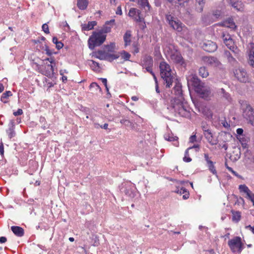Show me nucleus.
<instances>
[{
	"label": "nucleus",
	"instance_id": "338daca9",
	"mask_svg": "<svg viewBox=\"0 0 254 254\" xmlns=\"http://www.w3.org/2000/svg\"><path fill=\"white\" fill-rule=\"evenodd\" d=\"M6 238L5 237H0V243H4L6 242Z\"/></svg>",
	"mask_w": 254,
	"mask_h": 254
},
{
	"label": "nucleus",
	"instance_id": "6ab92c4d",
	"mask_svg": "<svg viewBox=\"0 0 254 254\" xmlns=\"http://www.w3.org/2000/svg\"><path fill=\"white\" fill-rule=\"evenodd\" d=\"M220 25L229 27L231 29L236 28V25H235L233 19L232 18H228L227 20L220 24Z\"/></svg>",
	"mask_w": 254,
	"mask_h": 254
},
{
	"label": "nucleus",
	"instance_id": "5fc2aeb1",
	"mask_svg": "<svg viewBox=\"0 0 254 254\" xmlns=\"http://www.w3.org/2000/svg\"><path fill=\"white\" fill-rule=\"evenodd\" d=\"M140 14H137V15H136V17H135V20L137 22H141L144 21V18L143 17H141Z\"/></svg>",
	"mask_w": 254,
	"mask_h": 254
},
{
	"label": "nucleus",
	"instance_id": "423d86ee",
	"mask_svg": "<svg viewBox=\"0 0 254 254\" xmlns=\"http://www.w3.org/2000/svg\"><path fill=\"white\" fill-rule=\"evenodd\" d=\"M228 245L233 253H241L243 248V244L241 242V238L239 237H235L230 240L228 242Z\"/></svg>",
	"mask_w": 254,
	"mask_h": 254
},
{
	"label": "nucleus",
	"instance_id": "a18cd8bd",
	"mask_svg": "<svg viewBox=\"0 0 254 254\" xmlns=\"http://www.w3.org/2000/svg\"><path fill=\"white\" fill-rule=\"evenodd\" d=\"M225 166L226 168L230 172H231L235 176H237L239 178H241V176L235 171L233 170V169L231 167H229L227 163H225Z\"/></svg>",
	"mask_w": 254,
	"mask_h": 254
},
{
	"label": "nucleus",
	"instance_id": "603ef678",
	"mask_svg": "<svg viewBox=\"0 0 254 254\" xmlns=\"http://www.w3.org/2000/svg\"><path fill=\"white\" fill-rule=\"evenodd\" d=\"M175 192L180 194H184L185 192H186V189L184 188H182L180 189L177 188Z\"/></svg>",
	"mask_w": 254,
	"mask_h": 254
},
{
	"label": "nucleus",
	"instance_id": "f704fd0d",
	"mask_svg": "<svg viewBox=\"0 0 254 254\" xmlns=\"http://www.w3.org/2000/svg\"><path fill=\"white\" fill-rule=\"evenodd\" d=\"M14 121L11 120L10 122V127L9 129L7 130V132L9 133V137L10 138H11L12 137H13L15 135V132L13 130V127L14 126Z\"/></svg>",
	"mask_w": 254,
	"mask_h": 254
},
{
	"label": "nucleus",
	"instance_id": "b1692460",
	"mask_svg": "<svg viewBox=\"0 0 254 254\" xmlns=\"http://www.w3.org/2000/svg\"><path fill=\"white\" fill-rule=\"evenodd\" d=\"M249 57V64L252 66L254 67V44H252L251 46Z\"/></svg>",
	"mask_w": 254,
	"mask_h": 254
},
{
	"label": "nucleus",
	"instance_id": "0e129e2a",
	"mask_svg": "<svg viewBox=\"0 0 254 254\" xmlns=\"http://www.w3.org/2000/svg\"><path fill=\"white\" fill-rule=\"evenodd\" d=\"M116 14H119V15H122V8H121V6H119L118 7H117V11H116Z\"/></svg>",
	"mask_w": 254,
	"mask_h": 254
},
{
	"label": "nucleus",
	"instance_id": "a211bd4d",
	"mask_svg": "<svg viewBox=\"0 0 254 254\" xmlns=\"http://www.w3.org/2000/svg\"><path fill=\"white\" fill-rule=\"evenodd\" d=\"M204 61L206 62L208 64L213 66H217L219 64V62L217 59V58L213 57H205Z\"/></svg>",
	"mask_w": 254,
	"mask_h": 254
},
{
	"label": "nucleus",
	"instance_id": "37998d69",
	"mask_svg": "<svg viewBox=\"0 0 254 254\" xmlns=\"http://www.w3.org/2000/svg\"><path fill=\"white\" fill-rule=\"evenodd\" d=\"M212 15L215 18L218 19L222 16V12L219 10H216L213 12Z\"/></svg>",
	"mask_w": 254,
	"mask_h": 254
},
{
	"label": "nucleus",
	"instance_id": "4468645a",
	"mask_svg": "<svg viewBox=\"0 0 254 254\" xmlns=\"http://www.w3.org/2000/svg\"><path fill=\"white\" fill-rule=\"evenodd\" d=\"M224 56L227 59L228 62L230 63L233 66L236 65L237 64V62L235 58H234V55L229 51H225Z\"/></svg>",
	"mask_w": 254,
	"mask_h": 254
},
{
	"label": "nucleus",
	"instance_id": "473e14b6",
	"mask_svg": "<svg viewBox=\"0 0 254 254\" xmlns=\"http://www.w3.org/2000/svg\"><path fill=\"white\" fill-rule=\"evenodd\" d=\"M103 47L104 49L107 50L109 53H112L115 50L116 45L115 43H111L109 45H104Z\"/></svg>",
	"mask_w": 254,
	"mask_h": 254
},
{
	"label": "nucleus",
	"instance_id": "49530a36",
	"mask_svg": "<svg viewBox=\"0 0 254 254\" xmlns=\"http://www.w3.org/2000/svg\"><path fill=\"white\" fill-rule=\"evenodd\" d=\"M165 138L167 140L174 141L175 140H177L178 138L177 136H170L169 135H166L165 136Z\"/></svg>",
	"mask_w": 254,
	"mask_h": 254
},
{
	"label": "nucleus",
	"instance_id": "c9c22d12",
	"mask_svg": "<svg viewBox=\"0 0 254 254\" xmlns=\"http://www.w3.org/2000/svg\"><path fill=\"white\" fill-rule=\"evenodd\" d=\"M240 141L242 146L243 149H247L248 148V145L247 144V142L248 141V139L244 137H241L240 138H238Z\"/></svg>",
	"mask_w": 254,
	"mask_h": 254
},
{
	"label": "nucleus",
	"instance_id": "72a5a7b5",
	"mask_svg": "<svg viewBox=\"0 0 254 254\" xmlns=\"http://www.w3.org/2000/svg\"><path fill=\"white\" fill-rule=\"evenodd\" d=\"M198 73L199 75L203 78H206L209 75L208 70L204 66H202L199 68Z\"/></svg>",
	"mask_w": 254,
	"mask_h": 254
},
{
	"label": "nucleus",
	"instance_id": "c03bdc74",
	"mask_svg": "<svg viewBox=\"0 0 254 254\" xmlns=\"http://www.w3.org/2000/svg\"><path fill=\"white\" fill-rule=\"evenodd\" d=\"M246 197L250 200L253 203V205H254V193H253L251 191L247 195Z\"/></svg>",
	"mask_w": 254,
	"mask_h": 254
},
{
	"label": "nucleus",
	"instance_id": "dca6fc26",
	"mask_svg": "<svg viewBox=\"0 0 254 254\" xmlns=\"http://www.w3.org/2000/svg\"><path fill=\"white\" fill-rule=\"evenodd\" d=\"M153 61L152 58L148 55H146L143 58L142 62V67L148 66H153Z\"/></svg>",
	"mask_w": 254,
	"mask_h": 254
},
{
	"label": "nucleus",
	"instance_id": "7ed1b4c3",
	"mask_svg": "<svg viewBox=\"0 0 254 254\" xmlns=\"http://www.w3.org/2000/svg\"><path fill=\"white\" fill-rule=\"evenodd\" d=\"M184 97L180 98L175 97L171 100L170 108L173 109L175 112L178 113L181 116H185L188 114L187 110L183 104Z\"/></svg>",
	"mask_w": 254,
	"mask_h": 254
},
{
	"label": "nucleus",
	"instance_id": "2eb2a0df",
	"mask_svg": "<svg viewBox=\"0 0 254 254\" xmlns=\"http://www.w3.org/2000/svg\"><path fill=\"white\" fill-rule=\"evenodd\" d=\"M115 19H111L110 21L106 22L105 25L103 26L101 32L107 33L111 31V27L113 26L115 24Z\"/></svg>",
	"mask_w": 254,
	"mask_h": 254
},
{
	"label": "nucleus",
	"instance_id": "09e8293b",
	"mask_svg": "<svg viewBox=\"0 0 254 254\" xmlns=\"http://www.w3.org/2000/svg\"><path fill=\"white\" fill-rule=\"evenodd\" d=\"M42 30L46 34H49L50 33L49 27L47 23H45L42 25Z\"/></svg>",
	"mask_w": 254,
	"mask_h": 254
},
{
	"label": "nucleus",
	"instance_id": "c85d7f7f",
	"mask_svg": "<svg viewBox=\"0 0 254 254\" xmlns=\"http://www.w3.org/2000/svg\"><path fill=\"white\" fill-rule=\"evenodd\" d=\"M127 183L122 184V187L121 189V190L122 191L124 192L127 195H128L130 197H133V194L132 191L127 189Z\"/></svg>",
	"mask_w": 254,
	"mask_h": 254
},
{
	"label": "nucleus",
	"instance_id": "c756f323",
	"mask_svg": "<svg viewBox=\"0 0 254 254\" xmlns=\"http://www.w3.org/2000/svg\"><path fill=\"white\" fill-rule=\"evenodd\" d=\"M90 89L93 90L94 93L96 94L99 92V93H101L102 89L101 87L99 86V85L96 82H92L90 85Z\"/></svg>",
	"mask_w": 254,
	"mask_h": 254
},
{
	"label": "nucleus",
	"instance_id": "ddd939ff",
	"mask_svg": "<svg viewBox=\"0 0 254 254\" xmlns=\"http://www.w3.org/2000/svg\"><path fill=\"white\" fill-rule=\"evenodd\" d=\"M241 148L238 146H235L233 147L232 154L231 155V159L233 161L238 160L241 157Z\"/></svg>",
	"mask_w": 254,
	"mask_h": 254
},
{
	"label": "nucleus",
	"instance_id": "39448f33",
	"mask_svg": "<svg viewBox=\"0 0 254 254\" xmlns=\"http://www.w3.org/2000/svg\"><path fill=\"white\" fill-rule=\"evenodd\" d=\"M241 108L243 110L244 117L254 126V111L252 107L247 101H243L241 103Z\"/></svg>",
	"mask_w": 254,
	"mask_h": 254
},
{
	"label": "nucleus",
	"instance_id": "69168bd1",
	"mask_svg": "<svg viewBox=\"0 0 254 254\" xmlns=\"http://www.w3.org/2000/svg\"><path fill=\"white\" fill-rule=\"evenodd\" d=\"M184 195H183V198L184 199H187L189 198V191H187V190H186V192H185V193H184Z\"/></svg>",
	"mask_w": 254,
	"mask_h": 254
},
{
	"label": "nucleus",
	"instance_id": "f3484780",
	"mask_svg": "<svg viewBox=\"0 0 254 254\" xmlns=\"http://www.w3.org/2000/svg\"><path fill=\"white\" fill-rule=\"evenodd\" d=\"M11 230L18 237H22L24 235V229L19 226H12L11 227Z\"/></svg>",
	"mask_w": 254,
	"mask_h": 254
},
{
	"label": "nucleus",
	"instance_id": "9b49d317",
	"mask_svg": "<svg viewBox=\"0 0 254 254\" xmlns=\"http://www.w3.org/2000/svg\"><path fill=\"white\" fill-rule=\"evenodd\" d=\"M204 135L211 145H214L218 143V140L214 138L212 133L210 129H205Z\"/></svg>",
	"mask_w": 254,
	"mask_h": 254
},
{
	"label": "nucleus",
	"instance_id": "8fccbe9b",
	"mask_svg": "<svg viewBox=\"0 0 254 254\" xmlns=\"http://www.w3.org/2000/svg\"><path fill=\"white\" fill-rule=\"evenodd\" d=\"M92 64H90L91 67L92 68L93 70H96V67H99V63L95 62L94 61H91Z\"/></svg>",
	"mask_w": 254,
	"mask_h": 254
},
{
	"label": "nucleus",
	"instance_id": "5701e85b",
	"mask_svg": "<svg viewBox=\"0 0 254 254\" xmlns=\"http://www.w3.org/2000/svg\"><path fill=\"white\" fill-rule=\"evenodd\" d=\"M45 68H47V69L45 71L41 72L43 74L47 76V77H51L54 74V68L51 64H48L45 66Z\"/></svg>",
	"mask_w": 254,
	"mask_h": 254
},
{
	"label": "nucleus",
	"instance_id": "412c9836",
	"mask_svg": "<svg viewBox=\"0 0 254 254\" xmlns=\"http://www.w3.org/2000/svg\"><path fill=\"white\" fill-rule=\"evenodd\" d=\"M174 94L177 98L183 97L182 86L180 83L176 84L173 88Z\"/></svg>",
	"mask_w": 254,
	"mask_h": 254
},
{
	"label": "nucleus",
	"instance_id": "2f4dec72",
	"mask_svg": "<svg viewBox=\"0 0 254 254\" xmlns=\"http://www.w3.org/2000/svg\"><path fill=\"white\" fill-rule=\"evenodd\" d=\"M231 212L232 214V220L236 222H238L241 219V212L239 211H235L234 210H232Z\"/></svg>",
	"mask_w": 254,
	"mask_h": 254
},
{
	"label": "nucleus",
	"instance_id": "7c9ffc66",
	"mask_svg": "<svg viewBox=\"0 0 254 254\" xmlns=\"http://www.w3.org/2000/svg\"><path fill=\"white\" fill-rule=\"evenodd\" d=\"M228 48L231 50V53H233L236 58H238L240 57V50L237 47L234 45H228Z\"/></svg>",
	"mask_w": 254,
	"mask_h": 254
},
{
	"label": "nucleus",
	"instance_id": "de8ad7c7",
	"mask_svg": "<svg viewBox=\"0 0 254 254\" xmlns=\"http://www.w3.org/2000/svg\"><path fill=\"white\" fill-rule=\"evenodd\" d=\"M120 123L122 124H124L126 126H127V127L130 126L131 125V122L129 121L126 120V119L121 120L120 121Z\"/></svg>",
	"mask_w": 254,
	"mask_h": 254
},
{
	"label": "nucleus",
	"instance_id": "f257e3e1",
	"mask_svg": "<svg viewBox=\"0 0 254 254\" xmlns=\"http://www.w3.org/2000/svg\"><path fill=\"white\" fill-rule=\"evenodd\" d=\"M189 87L191 86L195 92L202 98L206 99L210 94V88L205 85L195 74H190L187 77Z\"/></svg>",
	"mask_w": 254,
	"mask_h": 254
},
{
	"label": "nucleus",
	"instance_id": "aec40b11",
	"mask_svg": "<svg viewBox=\"0 0 254 254\" xmlns=\"http://www.w3.org/2000/svg\"><path fill=\"white\" fill-rule=\"evenodd\" d=\"M205 3V0H195V10L198 12H201Z\"/></svg>",
	"mask_w": 254,
	"mask_h": 254
},
{
	"label": "nucleus",
	"instance_id": "393cba45",
	"mask_svg": "<svg viewBox=\"0 0 254 254\" xmlns=\"http://www.w3.org/2000/svg\"><path fill=\"white\" fill-rule=\"evenodd\" d=\"M169 25L175 30L181 31L182 30L181 23L179 21L170 20Z\"/></svg>",
	"mask_w": 254,
	"mask_h": 254
},
{
	"label": "nucleus",
	"instance_id": "a19ab883",
	"mask_svg": "<svg viewBox=\"0 0 254 254\" xmlns=\"http://www.w3.org/2000/svg\"><path fill=\"white\" fill-rule=\"evenodd\" d=\"M120 54H121V55H122V58L126 61L129 60L130 57V55L128 53L126 52L125 51H123Z\"/></svg>",
	"mask_w": 254,
	"mask_h": 254
},
{
	"label": "nucleus",
	"instance_id": "1a4fd4ad",
	"mask_svg": "<svg viewBox=\"0 0 254 254\" xmlns=\"http://www.w3.org/2000/svg\"><path fill=\"white\" fill-rule=\"evenodd\" d=\"M202 47L205 51L211 53L217 50V46L215 43L211 41H207L203 44Z\"/></svg>",
	"mask_w": 254,
	"mask_h": 254
},
{
	"label": "nucleus",
	"instance_id": "58836bf2",
	"mask_svg": "<svg viewBox=\"0 0 254 254\" xmlns=\"http://www.w3.org/2000/svg\"><path fill=\"white\" fill-rule=\"evenodd\" d=\"M137 14H140V11L139 10L136 9L134 8H130L128 13L129 16H136Z\"/></svg>",
	"mask_w": 254,
	"mask_h": 254
},
{
	"label": "nucleus",
	"instance_id": "0eeeda50",
	"mask_svg": "<svg viewBox=\"0 0 254 254\" xmlns=\"http://www.w3.org/2000/svg\"><path fill=\"white\" fill-rule=\"evenodd\" d=\"M96 57L101 60H106L110 62L120 57V54H114L109 53L105 50H98L96 53Z\"/></svg>",
	"mask_w": 254,
	"mask_h": 254
},
{
	"label": "nucleus",
	"instance_id": "6e6d98bb",
	"mask_svg": "<svg viewBox=\"0 0 254 254\" xmlns=\"http://www.w3.org/2000/svg\"><path fill=\"white\" fill-rule=\"evenodd\" d=\"M45 51L46 52V54L49 56H51L53 54V53L49 49V47L46 45H45Z\"/></svg>",
	"mask_w": 254,
	"mask_h": 254
},
{
	"label": "nucleus",
	"instance_id": "3c124183",
	"mask_svg": "<svg viewBox=\"0 0 254 254\" xmlns=\"http://www.w3.org/2000/svg\"><path fill=\"white\" fill-rule=\"evenodd\" d=\"M138 2L141 4L142 6H149V3L147 0H138Z\"/></svg>",
	"mask_w": 254,
	"mask_h": 254
},
{
	"label": "nucleus",
	"instance_id": "cd10ccee",
	"mask_svg": "<svg viewBox=\"0 0 254 254\" xmlns=\"http://www.w3.org/2000/svg\"><path fill=\"white\" fill-rule=\"evenodd\" d=\"M130 37H131L130 31H127L124 35V40L125 42V47H127V46L130 45V42H131Z\"/></svg>",
	"mask_w": 254,
	"mask_h": 254
},
{
	"label": "nucleus",
	"instance_id": "e433bc0d",
	"mask_svg": "<svg viewBox=\"0 0 254 254\" xmlns=\"http://www.w3.org/2000/svg\"><path fill=\"white\" fill-rule=\"evenodd\" d=\"M12 96V93L10 91H6L3 93L0 98V100L4 103H6L7 101L4 100L5 99H7L8 97Z\"/></svg>",
	"mask_w": 254,
	"mask_h": 254
},
{
	"label": "nucleus",
	"instance_id": "13d9d810",
	"mask_svg": "<svg viewBox=\"0 0 254 254\" xmlns=\"http://www.w3.org/2000/svg\"><path fill=\"white\" fill-rule=\"evenodd\" d=\"M56 48L58 50L61 49L64 46V44L61 41H58V42L57 43H56Z\"/></svg>",
	"mask_w": 254,
	"mask_h": 254
},
{
	"label": "nucleus",
	"instance_id": "bf43d9fd",
	"mask_svg": "<svg viewBox=\"0 0 254 254\" xmlns=\"http://www.w3.org/2000/svg\"><path fill=\"white\" fill-rule=\"evenodd\" d=\"M243 129L241 128H239L236 130L237 134L240 136H242V137H243Z\"/></svg>",
	"mask_w": 254,
	"mask_h": 254
},
{
	"label": "nucleus",
	"instance_id": "f03ea898",
	"mask_svg": "<svg viewBox=\"0 0 254 254\" xmlns=\"http://www.w3.org/2000/svg\"><path fill=\"white\" fill-rule=\"evenodd\" d=\"M159 68L161 77L165 82L166 87L170 88L174 79V77L172 74L170 66L165 62L163 61L160 63Z\"/></svg>",
	"mask_w": 254,
	"mask_h": 254
},
{
	"label": "nucleus",
	"instance_id": "4c0bfd02",
	"mask_svg": "<svg viewBox=\"0 0 254 254\" xmlns=\"http://www.w3.org/2000/svg\"><path fill=\"white\" fill-rule=\"evenodd\" d=\"M239 189L240 192H243L247 195L251 190L248 187L245 185H241L239 186Z\"/></svg>",
	"mask_w": 254,
	"mask_h": 254
},
{
	"label": "nucleus",
	"instance_id": "bb28decb",
	"mask_svg": "<svg viewBox=\"0 0 254 254\" xmlns=\"http://www.w3.org/2000/svg\"><path fill=\"white\" fill-rule=\"evenodd\" d=\"M222 37L223 39L224 43L226 44L227 46H228V45H230L231 44L233 43V40L231 38L230 35H226L225 33H223Z\"/></svg>",
	"mask_w": 254,
	"mask_h": 254
},
{
	"label": "nucleus",
	"instance_id": "680f3d73",
	"mask_svg": "<svg viewBox=\"0 0 254 254\" xmlns=\"http://www.w3.org/2000/svg\"><path fill=\"white\" fill-rule=\"evenodd\" d=\"M0 154L3 156L4 154V147L3 143L1 142L0 144Z\"/></svg>",
	"mask_w": 254,
	"mask_h": 254
},
{
	"label": "nucleus",
	"instance_id": "052dcab7",
	"mask_svg": "<svg viewBox=\"0 0 254 254\" xmlns=\"http://www.w3.org/2000/svg\"><path fill=\"white\" fill-rule=\"evenodd\" d=\"M22 113H23L22 110L21 109H18V110L16 112H13V115L15 116H17L22 115Z\"/></svg>",
	"mask_w": 254,
	"mask_h": 254
},
{
	"label": "nucleus",
	"instance_id": "ea45409f",
	"mask_svg": "<svg viewBox=\"0 0 254 254\" xmlns=\"http://www.w3.org/2000/svg\"><path fill=\"white\" fill-rule=\"evenodd\" d=\"M209 168V170L213 174H216L217 172L215 169V166H214L213 162L212 161H209V164H207Z\"/></svg>",
	"mask_w": 254,
	"mask_h": 254
},
{
	"label": "nucleus",
	"instance_id": "6e6552de",
	"mask_svg": "<svg viewBox=\"0 0 254 254\" xmlns=\"http://www.w3.org/2000/svg\"><path fill=\"white\" fill-rule=\"evenodd\" d=\"M234 73L235 76L240 82L246 83L248 81V76L246 71L243 68L236 69Z\"/></svg>",
	"mask_w": 254,
	"mask_h": 254
},
{
	"label": "nucleus",
	"instance_id": "20e7f679",
	"mask_svg": "<svg viewBox=\"0 0 254 254\" xmlns=\"http://www.w3.org/2000/svg\"><path fill=\"white\" fill-rule=\"evenodd\" d=\"M106 36L101 32H93L88 40L89 48L93 50L95 47L101 45L105 41Z\"/></svg>",
	"mask_w": 254,
	"mask_h": 254
},
{
	"label": "nucleus",
	"instance_id": "774afa93",
	"mask_svg": "<svg viewBox=\"0 0 254 254\" xmlns=\"http://www.w3.org/2000/svg\"><path fill=\"white\" fill-rule=\"evenodd\" d=\"M196 136L195 135H191L190 138V142H193L195 141Z\"/></svg>",
	"mask_w": 254,
	"mask_h": 254
},
{
	"label": "nucleus",
	"instance_id": "864d4df0",
	"mask_svg": "<svg viewBox=\"0 0 254 254\" xmlns=\"http://www.w3.org/2000/svg\"><path fill=\"white\" fill-rule=\"evenodd\" d=\"M221 124L223 125V126L226 128H229L230 127V125L227 123V122L225 120H222L221 121Z\"/></svg>",
	"mask_w": 254,
	"mask_h": 254
},
{
	"label": "nucleus",
	"instance_id": "9d476101",
	"mask_svg": "<svg viewBox=\"0 0 254 254\" xmlns=\"http://www.w3.org/2000/svg\"><path fill=\"white\" fill-rule=\"evenodd\" d=\"M171 59L174 63L186 67L187 64L183 57L180 54H174L171 55Z\"/></svg>",
	"mask_w": 254,
	"mask_h": 254
},
{
	"label": "nucleus",
	"instance_id": "f8f14e48",
	"mask_svg": "<svg viewBox=\"0 0 254 254\" xmlns=\"http://www.w3.org/2000/svg\"><path fill=\"white\" fill-rule=\"evenodd\" d=\"M228 3L238 11H243L244 4L241 1L238 0H228Z\"/></svg>",
	"mask_w": 254,
	"mask_h": 254
},
{
	"label": "nucleus",
	"instance_id": "4be33fe9",
	"mask_svg": "<svg viewBox=\"0 0 254 254\" xmlns=\"http://www.w3.org/2000/svg\"><path fill=\"white\" fill-rule=\"evenodd\" d=\"M97 24V22L95 21L89 22L87 24H83L81 25L82 31H89L93 29L94 27Z\"/></svg>",
	"mask_w": 254,
	"mask_h": 254
},
{
	"label": "nucleus",
	"instance_id": "e2e57ef3",
	"mask_svg": "<svg viewBox=\"0 0 254 254\" xmlns=\"http://www.w3.org/2000/svg\"><path fill=\"white\" fill-rule=\"evenodd\" d=\"M152 66H145V67H144L146 71L149 73H150L152 74H153L154 72H153L152 70Z\"/></svg>",
	"mask_w": 254,
	"mask_h": 254
},
{
	"label": "nucleus",
	"instance_id": "79ce46f5",
	"mask_svg": "<svg viewBox=\"0 0 254 254\" xmlns=\"http://www.w3.org/2000/svg\"><path fill=\"white\" fill-rule=\"evenodd\" d=\"M223 92V97L225 98L228 102H230L231 101V98L230 94L228 93L225 92L223 89H221Z\"/></svg>",
	"mask_w": 254,
	"mask_h": 254
},
{
	"label": "nucleus",
	"instance_id": "a878e982",
	"mask_svg": "<svg viewBox=\"0 0 254 254\" xmlns=\"http://www.w3.org/2000/svg\"><path fill=\"white\" fill-rule=\"evenodd\" d=\"M88 4V0H77V5L81 10L85 9Z\"/></svg>",
	"mask_w": 254,
	"mask_h": 254
},
{
	"label": "nucleus",
	"instance_id": "4d7b16f0",
	"mask_svg": "<svg viewBox=\"0 0 254 254\" xmlns=\"http://www.w3.org/2000/svg\"><path fill=\"white\" fill-rule=\"evenodd\" d=\"M132 46L134 48L133 54H135L138 53L139 52V49L137 47V44L135 43H133L132 44Z\"/></svg>",
	"mask_w": 254,
	"mask_h": 254
}]
</instances>
